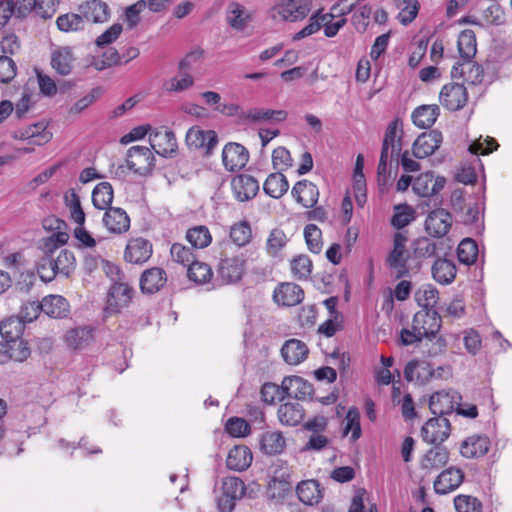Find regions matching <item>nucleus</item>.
I'll use <instances>...</instances> for the list:
<instances>
[{
  "mask_svg": "<svg viewBox=\"0 0 512 512\" xmlns=\"http://www.w3.org/2000/svg\"><path fill=\"white\" fill-rule=\"evenodd\" d=\"M154 160V155L148 147L136 145L129 148L126 165L134 173L145 175L153 169Z\"/></svg>",
  "mask_w": 512,
  "mask_h": 512,
  "instance_id": "obj_2",
  "label": "nucleus"
},
{
  "mask_svg": "<svg viewBox=\"0 0 512 512\" xmlns=\"http://www.w3.org/2000/svg\"><path fill=\"white\" fill-rule=\"evenodd\" d=\"M13 137L18 140H25L29 145L41 146L51 140L52 133L44 123H36L15 131Z\"/></svg>",
  "mask_w": 512,
  "mask_h": 512,
  "instance_id": "obj_20",
  "label": "nucleus"
},
{
  "mask_svg": "<svg viewBox=\"0 0 512 512\" xmlns=\"http://www.w3.org/2000/svg\"><path fill=\"white\" fill-rule=\"evenodd\" d=\"M402 135V122L396 118L393 121H391L387 127L383 139V144L402 148Z\"/></svg>",
  "mask_w": 512,
  "mask_h": 512,
  "instance_id": "obj_63",
  "label": "nucleus"
},
{
  "mask_svg": "<svg viewBox=\"0 0 512 512\" xmlns=\"http://www.w3.org/2000/svg\"><path fill=\"white\" fill-rule=\"evenodd\" d=\"M444 177L434 178L430 172H425L416 177L412 183L415 194L421 197H431L441 191L445 185Z\"/></svg>",
  "mask_w": 512,
  "mask_h": 512,
  "instance_id": "obj_18",
  "label": "nucleus"
},
{
  "mask_svg": "<svg viewBox=\"0 0 512 512\" xmlns=\"http://www.w3.org/2000/svg\"><path fill=\"white\" fill-rule=\"evenodd\" d=\"M253 456L251 450L245 445H236L228 453L227 467L235 471H244L252 463Z\"/></svg>",
  "mask_w": 512,
  "mask_h": 512,
  "instance_id": "obj_35",
  "label": "nucleus"
},
{
  "mask_svg": "<svg viewBox=\"0 0 512 512\" xmlns=\"http://www.w3.org/2000/svg\"><path fill=\"white\" fill-rule=\"evenodd\" d=\"M299 500L306 505L317 504L322 498L319 483L315 480L300 482L296 487Z\"/></svg>",
  "mask_w": 512,
  "mask_h": 512,
  "instance_id": "obj_39",
  "label": "nucleus"
},
{
  "mask_svg": "<svg viewBox=\"0 0 512 512\" xmlns=\"http://www.w3.org/2000/svg\"><path fill=\"white\" fill-rule=\"evenodd\" d=\"M461 400L460 394L455 390H443L434 393L429 400V407L433 414L444 417L456 410Z\"/></svg>",
  "mask_w": 512,
  "mask_h": 512,
  "instance_id": "obj_8",
  "label": "nucleus"
},
{
  "mask_svg": "<svg viewBox=\"0 0 512 512\" xmlns=\"http://www.w3.org/2000/svg\"><path fill=\"white\" fill-rule=\"evenodd\" d=\"M194 85V78L191 74L183 71L163 83V89L167 92L180 93Z\"/></svg>",
  "mask_w": 512,
  "mask_h": 512,
  "instance_id": "obj_51",
  "label": "nucleus"
},
{
  "mask_svg": "<svg viewBox=\"0 0 512 512\" xmlns=\"http://www.w3.org/2000/svg\"><path fill=\"white\" fill-rule=\"evenodd\" d=\"M289 188L286 177L281 173L270 174L264 182L263 189L272 198H281Z\"/></svg>",
  "mask_w": 512,
  "mask_h": 512,
  "instance_id": "obj_45",
  "label": "nucleus"
},
{
  "mask_svg": "<svg viewBox=\"0 0 512 512\" xmlns=\"http://www.w3.org/2000/svg\"><path fill=\"white\" fill-rule=\"evenodd\" d=\"M464 480V472L457 467H449L443 470L433 483L434 491L439 495H445L455 491Z\"/></svg>",
  "mask_w": 512,
  "mask_h": 512,
  "instance_id": "obj_13",
  "label": "nucleus"
},
{
  "mask_svg": "<svg viewBox=\"0 0 512 512\" xmlns=\"http://www.w3.org/2000/svg\"><path fill=\"white\" fill-rule=\"evenodd\" d=\"M249 160L248 150L241 144L228 143L222 151V162L226 170L234 172L242 169Z\"/></svg>",
  "mask_w": 512,
  "mask_h": 512,
  "instance_id": "obj_12",
  "label": "nucleus"
},
{
  "mask_svg": "<svg viewBox=\"0 0 512 512\" xmlns=\"http://www.w3.org/2000/svg\"><path fill=\"white\" fill-rule=\"evenodd\" d=\"M432 275L438 283L450 284L456 277V266L450 260L437 259L432 266Z\"/></svg>",
  "mask_w": 512,
  "mask_h": 512,
  "instance_id": "obj_42",
  "label": "nucleus"
},
{
  "mask_svg": "<svg viewBox=\"0 0 512 512\" xmlns=\"http://www.w3.org/2000/svg\"><path fill=\"white\" fill-rule=\"evenodd\" d=\"M434 375L429 363L420 360H411L404 369V377L409 382L418 384L427 383Z\"/></svg>",
  "mask_w": 512,
  "mask_h": 512,
  "instance_id": "obj_30",
  "label": "nucleus"
},
{
  "mask_svg": "<svg viewBox=\"0 0 512 512\" xmlns=\"http://www.w3.org/2000/svg\"><path fill=\"white\" fill-rule=\"evenodd\" d=\"M289 473H283L281 478L275 476L269 483L268 493L273 499H283L292 490V483L288 479Z\"/></svg>",
  "mask_w": 512,
  "mask_h": 512,
  "instance_id": "obj_52",
  "label": "nucleus"
},
{
  "mask_svg": "<svg viewBox=\"0 0 512 512\" xmlns=\"http://www.w3.org/2000/svg\"><path fill=\"white\" fill-rule=\"evenodd\" d=\"M439 115L437 105H423L414 110L412 113L413 123L419 128L431 127Z\"/></svg>",
  "mask_w": 512,
  "mask_h": 512,
  "instance_id": "obj_43",
  "label": "nucleus"
},
{
  "mask_svg": "<svg viewBox=\"0 0 512 512\" xmlns=\"http://www.w3.org/2000/svg\"><path fill=\"white\" fill-rule=\"evenodd\" d=\"M147 8L145 0H139L125 9V24L127 29L132 30L141 22V13Z\"/></svg>",
  "mask_w": 512,
  "mask_h": 512,
  "instance_id": "obj_61",
  "label": "nucleus"
},
{
  "mask_svg": "<svg viewBox=\"0 0 512 512\" xmlns=\"http://www.w3.org/2000/svg\"><path fill=\"white\" fill-rule=\"evenodd\" d=\"M103 224L111 233L121 234L130 227V219L121 208L110 207L103 216Z\"/></svg>",
  "mask_w": 512,
  "mask_h": 512,
  "instance_id": "obj_28",
  "label": "nucleus"
},
{
  "mask_svg": "<svg viewBox=\"0 0 512 512\" xmlns=\"http://www.w3.org/2000/svg\"><path fill=\"white\" fill-rule=\"evenodd\" d=\"M284 389L290 392V396L297 399H305L312 394V386L299 376H289L283 379Z\"/></svg>",
  "mask_w": 512,
  "mask_h": 512,
  "instance_id": "obj_44",
  "label": "nucleus"
},
{
  "mask_svg": "<svg viewBox=\"0 0 512 512\" xmlns=\"http://www.w3.org/2000/svg\"><path fill=\"white\" fill-rule=\"evenodd\" d=\"M308 352L306 344L298 339L287 340L281 349V355L289 365L302 363L307 358Z\"/></svg>",
  "mask_w": 512,
  "mask_h": 512,
  "instance_id": "obj_31",
  "label": "nucleus"
},
{
  "mask_svg": "<svg viewBox=\"0 0 512 512\" xmlns=\"http://www.w3.org/2000/svg\"><path fill=\"white\" fill-rule=\"evenodd\" d=\"M278 419L286 426H296L304 418V409L297 402H287L278 408Z\"/></svg>",
  "mask_w": 512,
  "mask_h": 512,
  "instance_id": "obj_36",
  "label": "nucleus"
},
{
  "mask_svg": "<svg viewBox=\"0 0 512 512\" xmlns=\"http://www.w3.org/2000/svg\"><path fill=\"white\" fill-rule=\"evenodd\" d=\"M457 256L461 263L466 265L473 264L478 256V246L471 238L463 239L458 245Z\"/></svg>",
  "mask_w": 512,
  "mask_h": 512,
  "instance_id": "obj_53",
  "label": "nucleus"
},
{
  "mask_svg": "<svg viewBox=\"0 0 512 512\" xmlns=\"http://www.w3.org/2000/svg\"><path fill=\"white\" fill-rule=\"evenodd\" d=\"M490 446L487 436L473 435L464 440L460 447V453L465 458H476L484 456Z\"/></svg>",
  "mask_w": 512,
  "mask_h": 512,
  "instance_id": "obj_33",
  "label": "nucleus"
},
{
  "mask_svg": "<svg viewBox=\"0 0 512 512\" xmlns=\"http://www.w3.org/2000/svg\"><path fill=\"white\" fill-rule=\"evenodd\" d=\"M212 270L210 266L204 262L193 261L188 268V277L196 283H207L212 278Z\"/></svg>",
  "mask_w": 512,
  "mask_h": 512,
  "instance_id": "obj_56",
  "label": "nucleus"
},
{
  "mask_svg": "<svg viewBox=\"0 0 512 512\" xmlns=\"http://www.w3.org/2000/svg\"><path fill=\"white\" fill-rule=\"evenodd\" d=\"M48 264L54 265L57 274H62L67 277L74 271L76 259L72 251L64 249L53 259V262H48Z\"/></svg>",
  "mask_w": 512,
  "mask_h": 512,
  "instance_id": "obj_48",
  "label": "nucleus"
},
{
  "mask_svg": "<svg viewBox=\"0 0 512 512\" xmlns=\"http://www.w3.org/2000/svg\"><path fill=\"white\" fill-rule=\"evenodd\" d=\"M75 57L71 48L59 47L51 54V66L60 75L66 76L74 67Z\"/></svg>",
  "mask_w": 512,
  "mask_h": 512,
  "instance_id": "obj_34",
  "label": "nucleus"
},
{
  "mask_svg": "<svg viewBox=\"0 0 512 512\" xmlns=\"http://www.w3.org/2000/svg\"><path fill=\"white\" fill-rule=\"evenodd\" d=\"M291 193L297 202L305 208L314 207L318 202L319 190L315 184L308 180L298 181L293 186Z\"/></svg>",
  "mask_w": 512,
  "mask_h": 512,
  "instance_id": "obj_26",
  "label": "nucleus"
},
{
  "mask_svg": "<svg viewBox=\"0 0 512 512\" xmlns=\"http://www.w3.org/2000/svg\"><path fill=\"white\" fill-rule=\"evenodd\" d=\"M149 142L155 152L167 157L177 150V141L174 133L164 127L155 129L149 133Z\"/></svg>",
  "mask_w": 512,
  "mask_h": 512,
  "instance_id": "obj_10",
  "label": "nucleus"
},
{
  "mask_svg": "<svg viewBox=\"0 0 512 512\" xmlns=\"http://www.w3.org/2000/svg\"><path fill=\"white\" fill-rule=\"evenodd\" d=\"M451 224V215L444 209H436L427 216L425 229L431 236L443 237L449 231Z\"/></svg>",
  "mask_w": 512,
  "mask_h": 512,
  "instance_id": "obj_21",
  "label": "nucleus"
},
{
  "mask_svg": "<svg viewBox=\"0 0 512 512\" xmlns=\"http://www.w3.org/2000/svg\"><path fill=\"white\" fill-rule=\"evenodd\" d=\"M246 256L243 252L236 255H228L227 253L220 260L219 275L226 283H234L239 281L245 271Z\"/></svg>",
  "mask_w": 512,
  "mask_h": 512,
  "instance_id": "obj_3",
  "label": "nucleus"
},
{
  "mask_svg": "<svg viewBox=\"0 0 512 512\" xmlns=\"http://www.w3.org/2000/svg\"><path fill=\"white\" fill-rule=\"evenodd\" d=\"M113 201V188L108 182L97 184L92 192V203L96 209L105 210Z\"/></svg>",
  "mask_w": 512,
  "mask_h": 512,
  "instance_id": "obj_47",
  "label": "nucleus"
},
{
  "mask_svg": "<svg viewBox=\"0 0 512 512\" xmlns=\"http://www.w3.org/2000/svg\"><path fill=\"white\" fill-rule=\"evenodd\" d=\"M230 238L238 247L247 245L252 238V231L247 221L234 224L230 229Z\"/></svg>",
  "mask_w": 512,
  "mask_h": 512,
  "instance_id": "obj_55",
  "label": "nucleus"
},
{
  "mask_svg": "<svg viewBox=\"0 0 512 512\" xmlns=\"http://www.w3.org/2000/svg\"><path fill=\"white\" fill-rule=\"evenodd\" d=\"M287 116L285 110L254 107L243 113L242 118L251 123H279L286 120Z\"/></svg>",
  "mask_w": 512,
  "mask_h": 512,
  "instance_id": "obj_24",
  "label": "nucleus"
},
{
  "mask_svg": "<svg viewBox=\"0 0 512 512\" xmlns=\"http://www.w3.org/2000/svg\"><path fill=\"white\" fill-rule=\"evenodd\" d=\"M133 290L127 283H114L109 290L105 307L106 315L121 312L132 300Z\"/></svg>",
  "mask_w": 512,
  "mask_h": 512,
  "instance_id": "obj_5",
  "label": "nucleus"
},
{
  "mask_svg": "<svg viewBox=\"0 0 512 512\" xmlns=\"http://www.w3.org/2000/svg\"><path fill=\"white\" fill-rule=\"evenodd\" d=\"M94 331L90 326L71 328L65 332L63 339L69 349L84 350L95 341Z\"/></svg>",
  "mask_w": 512,
  "mask_h": 512,
  "instance_id": "obj_15",
  "label": "nucleus"
},
{
  "mask_svg": "<svg viewBox=\"0 0 512 512\" xmlns=\"http://www.w3.org/2000/svg\"><path fill=\"white\" fill-rule=\"evenodd\" d=\"M152 255V244L144 238H135L128 242L125 259L130 263L146 262Z\"/></svg>",
  "mask_w": 512,
  "mask_h": 512,
  "instance_id": "obj_25",
  "label": "nucleus"
},
{
  "mask_svg": "<svg viewBox=\"0 0 512 512\" xmlns=\"http://www.w3.org/2000/svg\"><path fill=\"white\" fill-rule=\"evenodd\" d=\"M274 10L286 21H299L304 19L311 11L308 0H280Z\"/></svg>",
  "mask_w": 512,
  "mask_h": 512,
  "instance_id": "obj_9",
  "label": "nucleus"
},
{
  "mask_svg": "<svg viewBox=\"0 0 512 512\" xmlns=\"http://www.w3.org/2000/svg\"><path fill=\"white\" fill-rule=\"evenodd\" d=\"M17 16L25 17L29 12H35L38 16L46 19L51 18L56 12L57 0H19Z\"/></svg>",
  "mask_w": 512,
  "mask_h": 512,
  "instance_id": "obj_14",
  "label": "nucleus"
},
{
  "mask_svg": "<svg viewBox=\"0 0 512 512\" xmlns=\"http://www.w3.org/2000/svg\"><path fill=\"white\" fill-rule=\"evenodd\" d=\"M304 298L302 288L294 283H281L273 293V299L278 305L295 306Z\"/></svg>",
  "mask_w": 512,
  "mask_h": 512,
  "instance_id": "obj_22",
  "label": "nucleus"
},
{
  "mask_svg": "<svg viewBox=\"0 0 512 512\" xmlns=\"http://www.w3.org/2000/svg\"><path fill=\"white\" fill-rule=\"evenodd\" d=\"M449 461V451L441 445H435L429 449L421 459L422 470L432 472L444 467Z\"/></svg>",
  "mask_w": 512,
  "mask_h": 512,
  "instance_id": "obj_29",
  "label": "nucleus"
},
{
  "mask_svg": "<svg viewBox=\"0 0 512 512\" xmlns=\"http://www.w3.org/2000/svg\"><path fill=\"white\" fill-rule=\"evenodd\" d=\"M457 512H482V503L473 496L460 494L454 498Z\"/></svg>",
  "mask_w": 512,
  "mask_h": 512,
  "instance_id": "obj_64",
  "label": "nucleus"
},
{
  "mask_svg": "<svg viewBox=\"0 0 512 512\" xmlns=\"http://www.w3.org/2000/svg\"><path fill=\"white\" fill-rule=\"evenodd\" d=\"M350 432L353 441L358 440L361 436L360 413L355 407L348 410L344 419L343 434L348 435Z\"/></svg>",
  "mask_w": 512,
  "mask_h": 512,
  "instance_id": "obj_54",
  "label": "nucleus"
},
{
  "mask_svg": "<svg viewBox=\"0 0 512 512\" xmlns=\"http://www.w3.org/2000/svg\"><path fill=\"white\" fill-rule=\"evenodd\" d=\"M231 188L234 197L240 202H245L256 196L259 191V183L251 175L240 174L232 179Z\"/></svg>",
  "mask_w": 512,
  "mask_h": 512,
  "instance_id": "obj_17",
  "label": "nucleus"
},
{
  "mask_svg": "<svg viewBox=\"0 0 512 512\" xmlns=\"http://www.w3.org/2000/svg\"><path fill=\"white\" fill-rule=\"evenodd\" d=\"M399 7L400 12L397 18L403 25H408L417 17L420 4L418 0H401Z\"/></svg>",
  "mask_w": 512,
  "mask_h": 512,
  "instance_id": "obj_57",
  "label": "nucleus"
},
{
  "mask_svg": "<svg viewBox=\"0 0 512 512\" xmlns=\"http://www.w3.org/2000/svg\"><path fill=\"white\" fill-rule=\"evenodd\" d=\"M291 271L299 280L308 279L312 272V261L306 255H299L291 261Z\"/></svg>",
  "mask_w": 512,
  "mask_h": 512,
  "instance_id": "obj_62",
  "label": "nucleus"
},
{
  "mask_svg": "<svg viewBox=\"0 0 512 512\" xmlns=\"http://www.w3.org/2000/svg\"><path fill=\"white\" fill-rule=\"evenodd\" d=\"M407 242L408 239L404 234L396 233L393 239V249L386 259L387 266L396 279H400L409 273L407 262L410 254L406 248Z\"/></svg>",
  "mask_w": 512,
  "mask_h": 512,
  "instance_id": "obj_1",
  "label": "nucleus"
},
{
  "mask_svg": "<svg viewBox=\"0 0 512 512\" xmlns=\"http://www.w3.org/2000/svg\"><path fill=\"white\" fill-rule=\"evenodd\" d=\"M83 18L92 22H104L108 18V6L100 0L87 1L79 6Z\"/></svg>",
  "mask_w": 512,
  "mask_h": 512,
  "instance_id": "obj_40",
  "label": "nucleus"
},
{
  "mask_svg": "<svg viewBox=\"0 0 512 512\" xmlns=\"http://www.w3.org/2000/svg\"><path fill=\"white\" fill-rule=\"evenodd\" d=\"M401 151V147H393L389 145L382 144L381 154L379 159V164L377 168V175L379 183H386L387 177L390 174V166L394 159L397 160V157Z\"/></svg>",
  "mask_w": 512,
  "mask_h": 512,
  "instance_id": "obj_37",
  "label": "nucleus"
},
{
  "mask_svg": "<svg viewBox=\"0 0 512 512\" xmlns=\"http://www.w3.org/2000/svg\"><path fill=\"white\" fill-rule=\"evenodd\" d=\"M412 327L423 338L435 336L441 328V318L436 311L422 309L415 313Z\"/></svg>",
  "mask_w": 512,
  "mask_h": 512,
  "instance_id": "obj_6",
  "label": "nucleus"
},
{
  "mask_svg": "<svg viewBox=\"0 0 512 512\" xmlns=\"http://www.w3.org/2000/svg\"><path fill=\"white\" fill-rule=\"evenodd\" d=\"M451 433V425L447 418L436 417L429 419L421 429L424 442L432 445H441Z\"/></svg>",
  "mask_w": 512,
  "mask_h": 512,
  "instance_id": "obj_4",
  "label": "nucleus"
},
{
  "mask_svg": "<svg viewBox=\"0 0 512 512\" xmlns=\"http://www.w3.org/2000/svg\"><path fill=\"white\" fill-rule=\"evenodd\" d=\"M24 330V323L18 317H10L0 323V334L7 342L17 340Z\"/></svg>",
  "mask_w": 512,
  "mask_h": 512,
  "instance_id": "obj_49",
  "label": "nucleus"
},
{
  "mask_svg": "<svg viewBox=\"0 0 512 512\" xmlns=\"http://www.w3.org/2000/svg\"><path fill=\"white\" fill-rule=\"evenodd\" d=\"M166 272L159 267H153L143 272L140 278L142 292L153 294L159 291L166 283Z\"/></svg>",
  "mask_w": 512,
  "mask_h": 512,
  "instance_id": "obj_32",
  "label": "nucleus"
},
{
  "mask_svg": "<svg viewBox=\"0 0 512 512\" xmlns=\"http://www.w3.org/2000/svg\"><path fill=\"white\" fill-rule=\"evenodd\" d=\"M458 51L464 61L472 60L477 52L476 36L473 30L466 29L458 36Z\"/></svg>",
  "mask_w": 512,
  "mask_h": 512,
  "instance_id": "obj_46",
  "label": "nucleus"
},
{
  "mask_svg": "<svg viewBox=\"0 0 512 512\" xmlns=\"http://www.w3.org/2000/svg\"><path fill=\"white\" fill-rule=\"evenodd\" d=\"M451 74L454 78L462 77L470 85H479L484 78L483 68L471 60L454 65Z\"/></svg>",
  "mask_w": 512,
  "mask_h": 512,
  "instance_id": "obj_27",
  "label": "nucleus"
},
{
  "mask_svg": "<svg viewBox=\"0 0 512 512\" xmlns=\"http://www.w3.org/2000/svg\"><path fill=\"white\" fill-rule=\"evenodd\" d=\"M415 297L421 307L428 309L437 303L438 290L431 284H425L416 291Z\"/></svg>",
  "mask_w": 512,
  "mask_h": 512,
  "instance_id": "obj_58",
  "label": "nucleus"
},
{
  "mask_svg": "<svg viewBox=\"0 0 512 512\" xmlns=\"http://www.w3.org/2000/svg\"><path fill=\"white\" fill-rule=\"evenodd\" d=\"M286 441L281 432L268 431L262 434L260 448L267 455H276L284 451Z\"/></svg>",
  "mask_w": 512,
  "mask_h": 512,
  "instance_id": "obj_41",
  "label": "nucleus"
},
{
  "mask_svg": "<svg viewBox=\"0 0 512 512\" xmlns=\"http://www.w3.org/2000/svg\"><path fill=\"white\" fill-rule=\"evenodd\" d=\"M468 100L466 87L458 83H449L442 87L439 101L443 107L450 111L462 109Z\"/></svg>",
  "mask_w": 512,
  "mask_h": 512,
  "instance_id": "obj_7",
  "label": "nucleus"
},
{
  "mask_svg": "<svg viewBox=\"0 0 512 512\" xmlns=\"http://www.w3.org/2000/svg\"><path fill=\"white\" fill-rule=\"evenodd\" d=\"M217 142V134L213 130H203L199 126H193L186 133V143L189 147L204 148L207 153L215 148Z\"/></svg>",
  "mask_w": 512,
  "mask_h": 512,
  "instance_id": "obj_19",
  "label": "nucleus"
},
{
  "mask_svg": "<svg viewBox=\"0 0 512 512\" xmlns=\"http://www.w3.org/2000/svg\"><path fill=\"white\" fill-rule=\"evenodd\" d=\"M186 239L193 247L202 249L210 245L212 236L206 226L199 225L187 231Z\"/></svg>",
  "mask_w": 512,
  "mask_h": 512,
  "instance_id": "obj_50",
  "label": "nucleus"
},
{
  "mask_svg": "<svg viewBox=\"0 0 512 512\" xmlns=\"http://www.w3.org/2000/svg\"><path fill=\"white\" fill-rule=\"evenodd\" d=\"M443 141L442 133L438 130L422 133L413 143L412 152L418 159L432 155Z\"/></svg>",
  "mask_w": 512,
  "mask_h": 512,
  "instance_id": "obj_11",
  "label": "nucleus"
},
{
  "mask_svg": "<svg viewBox=\"0 0 512 512\" xmlns=\"http://www.w3.org/2000/svg\"><path fill=\"white\" fill-rule=\"evenodd\" d=\"M290 392L284 389V384L278 386L274 383H265L261 389L262 400L268 404H273L276 400H283L288 397Z\"/></svg>",
  "mask_w": 512,
  "mask_h": 512,
  "instance_id": "obj_60",
  "label": "nucleus"
},
{
  "mask_svg": "<svg viewBox=\"0 0 512 512\" xmlns=\"http://www.w3.org/2000/svg\"><path fill=\"white\" fill-rule=\"evenodd\" d=\"M412 249L414 257L423 260L435 255L436 244L426 237H420L413 242Z\"/></svg>",
  "mask_w": 512,
  "mask_h": 512,
  "instance_id": "obj_59",
  "label": "nucleus"
},
{
  "mask_svg": "<svg viewBox=\"0 0 512 512\" xmlns=\"http://www.w3.org/2000/svg\"><path fill=\"white\" fill-rule=\"evenodd\" d=\"M43 227L46 230H55L45 241V248L52 252L53 249L66 244L69 240V234L66 231V223L54 216L43 220Z\"/></svg>",
  "mask_w": 512,
  "mask_h": 512,
  "instance_id": "obj_16",
  "label": "nucleus"
},
{
  "mask_svg": "<svg viewBox=\"0 0 512 512\" xmlns=\"http://www.w3.org/2000/svg\"><path fill=\"white\" fill-rule=\"evenodd\" d=\"M252 20V12L238 2H231L226 9V21L236 31H243Z\"/></svg>",
  "mask_w": 512,
  "mask_h": 512,
  "instance_id": "obj_23",
  "label": "nucleus"
},
{
  "mask_svg": "<svg viewBox=\"0 0 512 512\" xmlns=\"http://www.w3.org/2000/svg\"><path fill=\"white\" fill-rule=\"evenodd\" d=\"M43 312L53 318H63L69 312V303L61 295H49L42 300Z\"/></svg>",
  "mask_w": 512,
  "mask_h": 512,
  "instance_id": "obj_38",
  "label": "nucleus"
}]
</instances>
